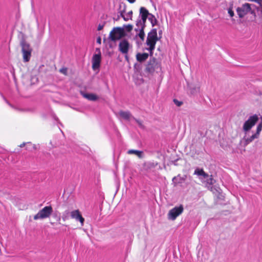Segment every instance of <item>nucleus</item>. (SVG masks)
<instances>
[{
	"label": "nucleus",
	"instance_id": "obj_28",
	"mask_svg": "<svg viewBox=\"0 0 262 262\" xmlns=\"http://www.w3.org/2000/svg\"><path fill=\"white\" fill-rule=\"evenodd\" d=\"M191 92L192 94L199 93L200 92V88L199 87H196V88L193 89L191 90Z\"/></svg>",
	"mask_w": 262,
	"mask_h": 262
},
{
	"label": "nucleus",
	"instance_id": "obj_19",
	"mask_svg": "<svg viewBox=\"0 0 262 262\" xmlns=\"http://www.w3.org/2000/svg\"><path fill=\"white\" fill-rule=\"evenodd\" d=\"M82 95L84 98L91 101H96L98 99V97L94 94L82 93Z\"/></svg>",
	"mask_w": 262,
	"mask_h": 262
},
{
	"label": "nucleus",
	"instance_id": "obj_1",
	"mask_svg": "<svg viewBox=\"0 0 262 262\" xmlns=\"http://www.w3.org/2000/svg\"><path fill=\"white\" fill-rule=\"evenodd\" d=\"M158 40L157 32L156 29H153L148 34L146 45L149 47L146 49L150 52V56H152L153 51L155 49V46L157 41Z\"/></svg>",
	"mask_w": 262,
	"mask_h": 262
},
{
	"label": "nucleus",
	"instance_id": "obj_14",
	"mask_svg": "<svg viewBox=\"0 0 262 262\" xmlns=\"http://www.w3.org/2000/svg\"><path fill=\"white\" fill-rule=\"evenodd\" d=\"M262 130V120L260 122V123L257 125V128H256V133L253 135H252L250 138L249 139V141L251 142L254 139H256L258 137L260 133V132Z\"/></svg>",
	"mask_w": 262,
	"mask_h": 262
},
{
	"label": "nucleus",
	"instance_id": "obj_25",
	"mask_svg": "<svg viewBox=\"0 0 262 262\" xmlns=\"http://www.w3.org/2000/svg\"><path fill=\"white\" fill-rule=\"evenodd\" d=\"M121 28L123 29L124 32H130L133 28V26L132 25H124Z\"/></svg>",
	"mask_w": 262,
	"mask_h": 262
},
{
	"label": "nucleus",
	"instance_id": "obj_30",
	"mask_svg": "<svg viewBox=\"0 0 262 262\" xmlns=\"http://www.w3.org/2000/svg\"><path fill=\"white\" fill-rule=\"evenodd\" d=\"M228 13L231 17H233L234 15V12L231 8H229L228 10Z\"/></svg>",
	"mask_w": 262,
	"mask_h": 262
},
{
	"label": "nucleus",
	"instance_id": "obj_33",
	"mask_svg": "<svg viewBox=\"0 0 262 262\" xmlns=\"http://www.w3.org/2000/svg\"><path fill=\"white\" fill-rule=\"evenodd\" d=\"M103 27H104L103 24H99L98 26L97 30L98 31H100L103 29Z\"/></svg>",
	"mask_w": 262,
	"mask_h": 262
},
{
	"label": "nucleus",
	"instance_id": "obj_34",
	"mask_svg": "<svg viewBox=\"0 0 262 262\" xmlns=\"http://www.w3.org/2000/svg\"><path fill=\"white\" fill-rule=\"evenodd\" d=\"M31 144L30 142H27V143H25V142H24L22 144H21L20 145H19V147H23L25 146L26 144Z\"/></svg>",
	"mask_w": 262,
	"mask_h": 262
},
{
	"label": "nucleus",
	"instance_id": "obj_35",
	"mask_svg": "<svg viewBox=\"0 0 262 262\" xmlns=\"http://www.w3.org/2000/svg\"><path fill=\"white\" fill-rule=\"evenodd\" d=\"M97 42L99 44H100L101 42V38L100 37H98L97 38Z\"/></svg>",
	"mask_w": 262,
	"mask_h": 262
},
{
	"label": "nucleus",
	"instance_id": "obj_31",
	"mask_svg": "<svg viewBox=\"0 0 262 262\" xmlns=\"http://www.w3.org/2000/svg\"><path fill=\"white\" fill-rule=\"evenodd\" d=\"M134 119L137 122V123L138 124V125L141 127H143V125H142V122L135 118H134Z\"/></svg>",
	"mask_w": 262,
	"mask_h": 262
},
{
	"label": "nucleus",
	"instance_id": "obj_38",
	"mask_svg": "<svg viewBox=\"0 0 262 262\" xmlns=\"http://www.w3.org/2000/svg\"><path fill=\"white\" fill-rule=\"evenodd\" d=\"M7 103L9 105H10L11 106H11V104L9 103L8 102H7Z\"/></svg>",
	"mask_w": 262,
	"mask_h": 262
},
{
	"label": "nucleus",
	"instance_id": "obj_7",
	"mask_svg": "<svg viewBox=\"0 0 262 262\" xmlns=\"http://www.w3.org/2000/svg\"><path fill=\"white\" fill-rule=\"evenodd\" d=\"M183 211V207L180 205L178 207H175L171 209L168 212V219L171 220H174Z\"/></svg>",
	"mask_w": 262,
	"mask_h": 262
},
{
	"label": "nucleus",
	"instance_id": "obj_9",
	"mask_svg": "<svg viewBox=\"0 0 262 262\" xmlns=\"http://www.w3.org/2000/svg\"><path fill=\"white\" fill-rule=\"evenodd\" d=\"M71 216L76 221H79L82 226L84 224V219L82 217L79 210H75L71 212Z\"/></svg>",
	"mask_w": 262,
	"mask_h": 262
},
{
	"label": "nucleus",
	"instance_id": "obj_8",
	"mask_svg": "<svg viewBox=\"0 0 262 262\" xmlns=\"http://www.w3.org/2000/svg\"><path fill=\"white\" fill-rule=\"evenodd\" d=\"M129 48V43L126 39L121 40L119 44V50L123 54L128 53Z\"/></svg>",
	"mask_w": 262,
	"mask_h": 262
},
{
	"label": "nucleus",
	"instance_id": "obj_16",
	"mask_svg": "<svg viewBox=\"0 0 262 262\" xmlns=\"http://www.w3.org/2000/svg\"><path fill=\"white\" fill-rule=\"evenodd\" d=\"M149 55L148 53H137L136 55L137 60L140 62H142L145 61L148 57Z\"/></svg>",
	"mask_w": 262,
	"mask_h": 262
},
{
	"label": "nucleus",
	"instance_id": "obj_4",
	"mask_svg": "<svg viewBox=\"0 0 262 262\" xmlns=\"http://www.w3.org/2000/svg\"><path fill=\"white\" fill-rule=\"evenodd\" d=\"M52 212L53 208L51 206H45L34 216V219L37 220L48 218L51 215Z\"/></svg>",
	"mask_w": 262,
	"mask_h": 262
},
{
	"label": "nucleus",
	"instance_id": "obj_18",
	"mask_svg": "<svg viewBox=\"0 0 262 262\" xmlns=\"http://www.w3.org/2000/svg\"><path fill=\"white\" fill-rule=\"evenodd\" d=\"M118 115L122 119L126 120H129L132 117L130 113L128 111H121L118 112Z\"/></svg>",
	"mask_w": 262,
	"mask_h": 262
},
{
	"label": "nucleus",
	"instance_id": "obj_11",
	"mask_svg": "<svg viewBox=\"0 0 262 262\" xmlns=\"http://www.w3.org/2000/svg\"><path fill=\"white\" fill-rule=\"evenodd\" d=\"M186 179V175H183V176H181V174H179L178 176L174 177L172 179V181L174 184V185L177 186L184 182Z\"/></svg>",
	"mask_w": 262,
	"mask_h": 262
},
{
	"label": "nucleus",
	"instance_id": "obj_39",
	"mask_svg": "<svg viewBox=\"0 0 262 262\" xmlns=\"http://www.w3.org/2000/svg\"><path fill=\"white\" fill-rule=\"evenodd\" d=\"M261 120H262V117H261Z\"/></svg>",
	"mask_w": 262,
	"mask_h": 262
},
{
	"label": "nucleus",
	"instance_id": "obj_15",
	"mask_svg": "<svg viewBox=\"0 0 262 262\" xmlns=\"http://www.w3.org/2000/svg\"><path fill=\"white\" fill-rule=\"evenodd\" d=\"M149 13L148 11L144 7H141L140 9V13L138 18H147Z\"/></svg>",
	"mask_w": 262,
	"mask_h": 262
},
{
	"label": "nucleus",
	"instance_id": "obj_32",
	"mask_svg": "<svg viewBox=\"0 0 262 262\" xmlns=\"http://www.w3.org/2000/svg\"><path fill=\"white\" fill-rule=\"evenodd\" d=\"M67 68H62L60 70V72L64 74H67Z\"/></svg>",
	"mask_w": 262,
	"mask_h": 262
},
{
	"label": "nucleus",
	"instance_id": "obj_3",
	"mask_svg": "<svg viewBox=\"0 0 262 262\" xmlns=\"http://www.w3.org/2000/svg\"><path fill=\"white\" fill-rule=\"evenodd\" d=\"M126 35L123 29L121 27H115L111 31L109 35V38L113 41L115 42L120 40Z\"/></svg>",
	"mask_w": 262,
	"mask_h": 262
},
{
	"label": "nucleus",
	"instance_id": "obj_6",
	"mask_svg": "<svg viewBox=\"0 0 262 262\" xmlns=\"http://www.w3.org/2000/svg\"><path fill=\"white\" fill-rule=\"evenodd\" d=\"M258 120L257 115H254L250 116L248 120H247L243 125V130L247 132L251 129V128L255 124Z\"/></svg>",
	"mask_w": 262,
	"mask_h": 262
},
{
	"label": "nucleus",
	"instance_id": "obj_2",
	"mask_svg": "<svg viewBox=\"0 0 262 262\" xmlns=\"http://www.w3.org/2000/svg\"><path fill=\"white\" fill-rule=\"evenodd\" d=\"M252 6H254V5L249 3H245L242 5L241 7H237L236 12L239 17L243 18L249 13L256 16L255 12L254 10H252Z\"/></svg>",
	"mask_w": 262,
	"mask_h": 262
},
{
	"label": "nucleus",
	"instance_id": "obj_24",
	"mask_svg": "<svg viewBox=\"0 0 262 262\" xmlns=\"http://www.w3.org/2000/svg\"><path fill=\"white\" fill-rule=\"evenodd\" d=\"M147 18L150 21L152 26H154L155 25H156L157 22V20L156 19L155 16L154 15H152L151 13H149Z\"/></svg>",
	"mask_w": 262,
	"mask_h": 262
},
{
	"label": "nucleus",
	"instance_id": "obj_12",
	"mask_svg": "<svg viewBox=\"0 0 262 262\" xmlns=\"http://www.w3.org/2000/svg\"><path fill=\"white\" fill-rule=\"evenodd\" d=\"M155 63L156 59L155 58L150 59L146 65L145 71L148 73L154 72L155 71Z\"/></svg>",
	"mask_w": 262,
	"mask_h": 262
},
{
	"label": "nucleus",
	"instance_id": "obj_22",
	"mask_svg": "<svg viewBox=\"0 0 262 262\" xmlns=\"http://www.w3.org/2000/svg\"><path fill=\"white\" fill-rule=\"evenodd\" d=\"M127 153L128 154H135L140 158L143 157V151L140 150L130 149L128 150Z\"/></svg>",
	"mask_w": 262,
	"mask_h": 262
},
{
	"label": "nucleus",
	"instance_id": "obj_13",
	"mask_svg": "<svg viewBox=\"0 0 262 262\" xmlns=\"http://www.w3.org/2000/svg\"><path fill=\"white\" fill-rule=\"evenodd\" d=\"M144 27H136L135 29V31L136 32H138L137 33L136 36H138L142 41H143L145 37V33L144 32Z\"/></svg>",
	"mask_w": 262,
	"mask_h": 262
},
{
	"label": "nucleus",
	"instance_id": "obj_10",
	"mask_svg": "<svg viewBox=\"0 0 262 262\" xmlns=\"http://www.w3.org/2000/svg\"><path fill=\"white\" fill-rule=\"evenodd\" d=\"M203 179H204L205 180L207 187L211 191L214 192V190H215L216 191H217V190L214 186H212V185L215 182V181L212 178V176H209L208 174L207 177L203 178Z\"/></svg>",
	"mask_w": 262,
	"mask_h": 262
},
{
	"label": "nucleus",
	"instance_id": "obj_36",
	"mask_svg": "<svg viewBox=\"0 0 262 262\" xmlns=\"http://www.w3.org/2000/svg\"><path fill=\"white\" fill-rule=\"evenodd\" d=\"M130 3H134L136 0H127Z\"/></svg>",
	"mask_w": 262,
	"mask_h": 262
},
{
	"label": "nucleus",
	"instance_id": "obj_29",
	"mask_svg": "<svg viewBox=\"0 0 262 262\" xmlns=\"http://www.w3.org/2000/svg\"><path fill=\"white\" fill-rule=\"evenodd\" d=\"M173 102L178 106H181L182 104V102L179 101L178 100L175 99L173 100Z\"/></svg>",
	"mask_w": 262,
	"mask_h": 262
},
{
	"label": "nucleus",
	"instance_id": "obj_17",
	"mask_svg": "<svg viewBox=\"0 0 262 262\" xmlns=\"http://www.w3.org/2000/svg\"><path fill=\"white\" fill-rule=\"evenodd\" d=\"M194 174L201 177L200 179H203V178L207 177L208 174L206 173L203 169L196 168L194 172Z\"/></svg>",
	"mask_w": 262,
	"mask_h": 262
},
{
	"label": "nucleus",
	"instance_id": "obj_21",
	"mask_svg": "<svg viewBox=\"0 0 262 262\" xmlns=\"http://www.w3.org/2000/svg\"><path fill=\"white\" fill-rule=\"evenodd\" d=\"M147 18H138L136 21V27H145V23Z\"/></svg>",
	"mask_w": 262,
	"mask_h": 262
},
{
	"label": "nucleus",
	"instance_id": "obj_20",
	"mask_svg": "<svg viewBox=\"0 0 262 262\" xmlns=\"http://www.w3.org/2000/svg\"><path fill=\"white\" fill-rule=\"evenodd\" d=\"M23 54V60L24 62H28L29 61L30 57H31V51H25L24 52H22Z\"/></svg>",
	"mask_w": 262,
	"mask_h": 262
},
{
	"label": "nucleus",
	"instance_id": "obj_23",
	"mask_svg": "<svg viewBox=\"0 0 262 262\" xmlns=\"http://www.w3.org/2000/svg\"><path fill=\"white\" fill-rule=\"evenodd\" d=\"M21 46L22 52H24L25 51H32V49H31L30 45L28 43L25 42H22L21 43Z\"/></svg>",
	"mask_w": 262,
	"mask_h": 262
},
{
	"label": "nucleus",
	"instance_id": "obj_37",
	"mask_svg": "<svg viewBox=\"0 0 262 262\" xmlns=\"http://www.w3.org/2000/svg\"><path fill=\"white\" fill-rule=\"evenodd\" d=\"M125 57L126 59L128 60V56H127V54H125Z\"/></svg>",
	"mask_w": 262,
	"mask_h": 262
},
{
	"label": "nucleus",
	"instance_id": "obj_5",
	"mask_svg": "<svg viewBox=\"0 0 262 262\" xmlns=\"http://www.w3.org/2000/svg\"><path fill=\"white\" fill-rule=\"evenodd\" d=\"M96 53L94 54L92 57V68L93 70L99 68L101 60V53L99 48L96 49Z\"/></svg>",
	"mask_w": 262,
	"mask_h": 262
},
{
	"label": "nucleus",
	"instance_id": "obj_26",
	"mask_svg": "<svg viewBox=\"0 0 262 262\" xmlns=\"http://www.w3.org/2000/svg\"><path fill=\"white\" fill-rule=\"evenodd\" d=\"M132 14H133V12L132 11H129L127 14H126V16H125L124 15H123L122 14V13H121V15L122 16V17L123 18L124 20H125V21H127L129 19H131L132 18Z\"/></svg>",
	"mask_w": 262,
	"mask_h": 262
},
{
	"label": "nucleus",
	"instance_id": "obj_27",
	"mask_svg": "<svg viewBox=\"0 0 262 262\" xmlns=\"http://www.w3.org/2000/svg\"><path fill=\"white\" fill-rule=\"evenodd\" d=\"M251 2H255L259 5L260 14L262 15V0H249Z\"/></svg>",
	"mask_w": 262,
	"mask_h": 262
}]
</instances>
